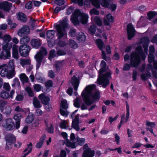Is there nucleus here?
Returning <instances> with one entry per match:
<instances>
[{"mask_svg":"<svg viewBox=\"0 0 157 157\" xmlns=\"http://www.w3.org/2000/svg\"><path fill=\"white\" fill-rule=\"evenodd\" d=\"M126 113L125 118V114H124L121 117L120 122L117 126L118 129H120L121 126V125L123 123L126 122L129 117L130 113L129 106L128 104L126 103Z\"/></svg>","mask_w":157,"mask_h":157,"instance_id":"obj_10","label":"nucleus"},{"mask_svg":"<svg viewBox=\"0 0 157 157\" xmlns=\"http://www.w3.org/2000/svg\"><path fill=\"white\" fill-rule=\"evenodd\" d=\"M46 34L48 38H52L55 34V31L53 30H48Z\"/></svg>","mask_w":157,"mask_h":157,"instance_id":"obj_47","label":"nucleus"},{"mask_svg":"<svg viewBox=\"0 0 157 157\" xmlns=\"http://www.w3.org/2000/svg\"><path fill=\"white\" fill-rule=\"evenodd\" d=\"M32 46L35 48H37L40 45V43L39 40L37 39H33L31 42Z\"/></svg>","mask_w":157,"mask_h":157,"instance_id":"obj_28","label":"nucleus"},{"mask_svg":"<svg viewBox=\"0 0 157 157\" xmlns=\"http://www.w3.org/2000/svg\"><path fill=\"white\" fill-rule=\"evenodd\" d=\"M46 138V135H43L40 138L39 141L36 144V147L37 148H40L42 146L44 141Z\"/></svg>","mask_w":157,"mask_h":157,"instance_id":"obj_37","label":"nucleus"},{"mask_svg":"<svg viewBox=\"0 0 157 157\" xmlns=\"http://www.w3.org/2000/svg\"><path fill=\"white\" fill-rule=\"evenodd\" d=\"M19 78L21 81L23 82H28L29 78L24 73L21 74L19 75Z\"/></svg>","mask_w":157,"mask_h":157,"instance_id":"obj_36","label":"nucleus"},{"mask_svg":"<svg viewBox=\"0 0 157 157\" xmlns=\"http://www.w3.org/2000/svg\"><path fill=\"white\" fill-rule=\"evenodd\" d=\"M90 15L94 14L98 15L99 14L98 11L95 8L91 9L90 12Z\"/></svg>","mask_w":157,"mask_h":157,"instance_id":"obj_60","label":"nucleus"},{"mask_svg":"<svg viewBox=\"0 0 157 157\" xmlns=\"http://www.w3.org/2000/svg\"><path fill=\"white\" fill-rule=\"evenodd\" d=\"M94 154V151H92L90 149H86L82 154L83 157H93Z\"/></svg>","mask_w":157,"mask_h":157,"instance_id":"obj_25","label":"nucleus"},{"mask_svg":"<svg viewBox=\"0 0 157 157\" xmlns=\"http://www.w3.org/2000/svg\"><path fill=\"white\" fill-rule=\"evenodd\" d=\"M17 17L19 20L23 22H26L27 20V18L25 14L22 13H18L17 14Z\"/></svg>","mask_w":157,"mask_h":157,"instance_id":"obj_35","label":"nucleus"},{"mask_svg":"<svg viewBox=\"0 0 157 157\" xmlns=\"http://www.w3.org/2000/svg\"><path fill=\"white\" fill-rule=\"evenodd\" d=\"M10 47L3 46L2 51L0 55V59H9L10 57Z\"/></svg>","mask_w":157,"mask_h":157,"instance_id":"obj_7","label":"nucleus"},{"mask_svg":"<svg viewBox=\"0 0 157 157\" xmlns=\"http://www.w3.org/2000/svg\"><path fill=\"white\" fill-rule=\"evenodd\" d=\"M25 91L28 93L29 96L32 97L34 95V93L33 90L29 87H27L25 89Z\"/></svg>","mask_w":157,"mask_h":157,"instance_id":"obj_50","label":"nucleus"},{"mask_svg":"<svg viewBox=\"0 0 157 157\" xmlns=\"http://www.w3.org/2000/svg\"><path fill=\"white\" fill-rule=\"evenodd\" d=\"M155 52V48L154 46L151 45L149 47V54L148 57V60L149 63L153 62V64L155 68L157 69V61L155 60V56L154 54Z\"/></svg>","mask_w":157,"mask_h":157,"instance_id":"obj_6","label":"nucleus"},{"mask_svg":"<svg viewBox=\"0 0 157 157\" xmlns=\"http://www.w3.org/2000/svg\"><path fill=\"white\" fill-rule=\"evenodd\" d=\"M71 82L74 86V90L77 91L79 84V82L77 78L74 76L71 79Z\"/></svg>","mask_w":157,"mask_h":157,"instance_id":"obj_26","label":"nucleus"},{"mask_svg":"<svg viewBox=\"0 0 157 157\" xmlns=\"http://www.w3.org/2000/svg\"><path fill=\"white\" fill-rule=\"evenodd\" d=\"M68 126V122L65 120H62L59 124V127L62 129H66Z\"/></svg>","mask_w":157,"mask_h":157,"instance_id":"obj_40","label":"nucleus"},{"mask_svg":"<svg viewBox=\"0 0 157 157\" xmlns=\"http://www.w3.org/2000/svg\"><path fill=\"white\" fill-rule=\"evenodd\" d=\"M55 51L54 50H51L49 52V56L48 59L50 60H51L52 59L54 58L56 56Z\"/></svg>","mask_w":157,"mask_h":157,"instance_id":"obj_59","label":"nucleus"},{"mask_svg":"<svg viewBox=\"0 0 157 157\" xmlns=\"http://www.w3.org/2000/svg\"><path fill=\"white\" fill-rule=\"evenodd\" d=\"M79 123L73 122H72V128L75 129L76 131H78L80 130V128L79 126Z\"/></svg>","mask_w":157,"mask_h":157,"instance_id":"obj_55","label":"nucleus"},{"mask_svg":"<svg viewBox=\"0 0 157 157\" xmlns=\"http://www.w3.org/2000/svg\"><path fill=\"white\" fill-rule=\"evenodd\" d=\"M46 124L47 127L46 128V130L49 133H51L53 132V127L51 123H46Z\"/></svg>","mask_w":157,"mask_h":157,"instance_id":"obj_41","label":"nucleus"},{"mask_svg":"<svg viewBox=\"0 0 157 157\" xmlns=\"http://www.w3.org/2000/svg\"><path fill=\"white\" fill-rule=\"evenodd\" d=\"M69 45L70 47L71 48H76L78 47L77 44L75 41L72 40H70Z\"/></svg>","mask_w":157,"mask_h":157,"instance_id":"obj_48","label":"nucleus"},{"mask_svg":"<svg viewBox=\"0 0 157 157\" xmlns=\"http://www.w3.org/2000/svg\"><path fill=\"white\" fill-rule=\"evenodd\" d=\"M96 43L98 48L101 50L102 58L106 61L107 60L108 58L106 57L105 52L103 51V49L105 48V45L103 41L101 39H98L96 40Z\"/></svg>","mask_w":157,"mask_h":157,"instance_id":"obj_12","label":"nucleus"},{"mask_svg":"<svg viewBox=\"0 0 157 157\" xmlns=\"http://www.w3.org/2000/svg\"><path fill=\"white\" fill-rule=\"evenodd\" d=\"M82 99L79 98H77L74 101V105L77 108H79L80 106V105L82 102Z\"/></svg>","mask_w":157,"mask_h":157,"instance_id":"obj_45","label":"nucleus"},{"mask_svg":"<svg viewBox=\"0 0 157 157\" xmlns=\"http://www.w3.org/2000/svg\"><path fill=\"white\" fill-rule=\"evenodd\" d=\"M12 55L13 57L16 59L18 58V46L15 44L13 45L12 48Z\"/></svg>","mask_w":157,"mask_h":157,"instance_id":"obj_27","label":"nucleus"},{"mask_svg":"<svg viewBox=\"0 0 157 157\" xmlns=\"http://www.w3.org/2000/svg\"><path fill=\"white\" fill-rule=\"evenodd\" d=\"M92 4L96 7L99 8L100 6L99 1L98 0H90Z\"/></svg>","mask_w":157,"mask_h":157,"instance_id":"obj_52","label":"nucleus"},{"mask_svg":"<svg viewBox=\"0 0 157 157\" xmlns=\"http://www.w3.org/2000/svg\"><path fill=\"white\" fill-rule=\"evenodd\" d=\"M32 144L31 143H30L29 144L27 145V148L24 151V154H27V155L30 153L32 150Z\"/></svg>","mask_w":157,"mask_h":157,"instance_id":"obj_43","label":"nucleus"},{"mask_svg":"<svg viewBox=\"0 0 157 157\" xmlns=\"http://www.w3.org/2000/svg\"><path fill=\"white\" fill-rule=\"evenodd\" d=\"M35 57L36 61V68L37 69H38L41 66L43 58L42 57L40 56H35Z\"/></svg>","mask_w":157,"mask_h":157,"instance_id":"obj_32","label":"nucleus"},{"mask_svg":"<svg viewBox=\"0 0 157 157\" xmlns=\"http://www.w3.org/2000/svg\"><path fill=\"white\" fill-rule=\"evenodd\" d=\"M152 72V75L153 77L154 78H153V82L154 85L155 86H157V81L155 79V78L157 79V74L156 72L154 70H153Z\"/></svg>","mask_w":157,"mask_h":157,"instance_id":"obj_54","label":"nucleus"},{"mask_svg":"<svg viewBox=\"0 0 157 157\" xmlns=\"http://www.w3.org/2000/svg\"><path fill=\"white\" fill-rule=\"evenodd\" d=\"M20 64L22 67H24L25 65H29L31 63V61L29 59H20Z\"/></svg>","mask_w":157,"mask_h":157,"instance_id":"obj_39","label":"nucleus"},{"mask_svg":"<svg viewBox=\"0 0 157 157\" xmlns=\"http://www.w3.org/2000/svg\"><path fill=\"white\" fill-rule=\"evenodd\" d=\"M7 66L9 70L10 71V76L11 77L14 76L16 73L15 70L14 63L13 60H10Z\"/></svg>","mask_w":157,"mask_h":157,"instance_id":"obj_17","label":"nucleus"},{"mask_svg":"<svg viewBox=\"0 0 157 157\" xmlns=\"http://www.w3.org/2000/svg\"><path fill=\"white\" fill-rule=\"evenodd\" d=\"M4 113L6 115L10 114L11 112V109L10 106H7L4 109Z\"/></svg>","mask_w":157,"mask_h":157,"instance_id":"obj_57","label":"nucleus"},{"mask_svg":"<svg viewBox=\"0 0 157 157\" xmlns=\"http://www.w3.org/2000/svg\"><path fill=\"white\" fill-rule=\"evenodd\" d=\"M21 117V115L20 114H17L15 115L13 117L14 119L17 121H20Z\"/></svg>","mask_w":157,"mask_h":157,"instance_id":"obj_63","label":"nucleus"},{"mask_svg":"<svg viewBox=\"0 0 157 157\" xmlns=\"http://www.w3.org/2000/svg\"><path fill=\"white\" fill-rule=\"evenodd\" d=\"M68 20L67 18H64L62 21H60L59 23L54 25V27L57 31V36L59 39L67 35V33L65 29L69 27Z\"/></svg>","mask_w":157,"mask_h":157,"instance_id":"obj_3","label":"nucleus"},{"mask_svg":"<svg viewBox=\"0 0 157 157\" xmlns=\"http://www.w3.org/2000/svg\"><path fill=\"white\" fill-rule=\"evenodd\" d=\"M107 19L105 18L103 20L104 24L106 25H109L110 23L113 22V18L111 15L109 13L106 15Z\"/></svg>","mask_w":157,"mask_h":157,"instance_id":"obj_23","label":"nucleus"},{"mask_svg":"<svg viewBox=\"0 0 157 157\" xmlns=\"http://www.w3.org/2000/svg\"><path fill=\"white\" fill-rule=\"evenodd\" d=\"M65 144L68 147H70L72 148H75L76 147L75 144L74 143H71L68 140H66Z\"/></svg>","mask_w":157,"mask_h":157,"instance_id":"obj_49","label":"nucleus"},{"mask_svg":"<svg viewBox=\"0 0 157 157\" xmlns=\"http://www.w3.org/2000/svg\"><path fill=\"white\" fill-rule=\"evenodd\" d=\"M47 54V52L45 48L44 47H42L40 52L37 53L35 56H40L42 57V58H43L44 55H46Z\"/></svg>","mask_w":157,"mask_h":157,"instance_id":"obj_29","label":"nucleus"},{"mask_svg":"<svg viewBox=\"0 0 157 157\" xmlns=\"http://www.w3.org/2000/svg\"><path fill=\"white\" fill-rule=\"evenodd\" d=\"M3 88L6 90L9 91L10 90V86L8 83H5L3 86Z\"/></svg>","mask_w":157,"mask_h":157,"instance_id":"obj_61","label":"nucleus"},{"mask_svg":"<svg viewBox=\"0 0 157 157\" xmlns=\"http://www.w3.org/2000/svg\"><path fill=\"white\" fill-rule=\"evenodd\" d=\"M93 18L94 22L98 26H101L102 25V21L101 18L98 17L96 16Z\"/></svg>","mask_w":157,"mask_h":157,"instance_id":"obj_38","label":"nucleus"},{"mask_svg":"<svg viewBox=\"0 0 157 157\" xmlns=\"http://www.w3.org/2000/svg\"><path fill=\"white\" fill-rule=\"evenodd\" d=\"M30 51L29 47L26 44H24L20 46L19 52L21 55L23 57H26Z\"/></svg>","mask_w":157,"mask_h":157,"instance_id":"obj_11","label":"nucleus"},{"mask_svg":"<svg viewBox=\"0 0 157 157\" xmlns=\"http://www.w3.org/2000/svg\"><path fill=\"white\" fill-rule=\"evenodd\" d=\"M76 35V29H71L69 33V35L71 36L74 37Z\"/></svg>","mask_w":157,"mask_h":157,"instance_id":"obj_62","label":"nucleus"},{"mask_svg":"<svg viewBox=\"0 0 157 157\" xmlns=\"http://www.w3.org/2000/svg\"><path fill=\"white\" fill-rule=\"evenodd\" d=\"M112 73V72L109 71L103 75H100L98 79L99 84L102 85L103 87H105L109 83Z\"/></svg>","mask_w":157,"mask_h":157,"instance_id":"obj_5","label":"nucleus"},{"mask_svg":"<svg viewBox=\"0 0 157 157\" xmlns=\"http://www.w3.org/2000/svg\"><path fill=\"white\" fill-rule=\"evenodd\" d=\"M85 142V139L84 138L78 137L75 144L82 146L83 144Z\"/></svg>","mask_w":157,"mask_h":157,"instance_id":"obj_44","label":"nucleus"},{"mask_svg":"<svg viewBox=\"0 0 157 157\" xmlns=\"http://www.w3.org/2000/svg\"><path fill=\"white\" fill-rule=\"evenodd\" d=\"M7 104V102L3 100H0V109L2 112L4 110L3 108Z\"/></svg>","mask_w":157,"mask_h":157,"instance_id":"obj_53","label":"nucleus"},{"mask_svg":"<svg viewBox=\"0 0 157 157\" xmlns=\"http://www.w3.org/2000/svg\"><path fill=\"white\" fill-rule=\"evenodd\" d=\"M101 68L99 71V73L100 74L105 71L107 70V67L106 66L105 62L103 60L101 61L100 64Z\"/></svg>","mask_w":157,"mask_h":157,"instance_id":"obj_30","label":"nucleus"},{"mask_svg":"<svg viewBox=\"0 0 157 157\" xmlns=\"http://www.w3.org/2000/svg\"><path fill=\"white\" fill-rule=\"evenodd\" d=\"M29 41V38L28 36H26L21 39L20 43L21 44H25L28 43Z\"/></svg>","mask_w":157,"mask_h":157,"instance_id":"obj_46","label":"nucleus"},{"mask_svg":"<svg viewBox=\"0 0 157 157\" xmlns=\"http://www.w3.org/2000/svg\"><path fill=\"white\" fill-rule=\"evenodd\" d=\"M157 13L155 12H149L148 13V18L149 20L152 19V24H155L157 21V18H155Z\"/></svg>","mask_w":157,"mask_h":157,"instance_id":"obj_22","label":"nucleus"},{"mask_svg":"<svg viewBox=\"0 0 157 157\" xmlns=\"http://www.w3.org/2000/svg\"><path fill=\"white\" fill-rule=\"evenodd\" d=\"M68 105L67 101L66 100H63L61 102L60 105V108L63 109H66L68 108Z\"/></svg>","mask_w":157,"mask_h":157,"instance_id":"obj_51","label":"nucleus"},{"mask_svg":"<svg viewBox=\"0 0 157 157\" xmlns=\"http://www.w3.org/2000/svg\"><path fill=\"white\" fill-rule=\"evenodd\" d=\"M9 93L5 90H2L0 93V97L4 99H9Z\"/></svg>","mask_w":157,"mask_h":157,"instance_id":"obj_34","label":"nucleus"},{"mask_svg":"<svg viewBox=\"0 0 157 157\" xmlns=\"http://www.w3.org/2000/svg\"><path fill=\"white\" fill-rule=\"evenodd\" d=\"M79 16L80 21L82 24H86L88 20L89 17L87 14L84 13H80L79 10H76L71 16V21L74 25L78 24V17Z\"/></svg>","mask_w":157,"mask_h":157,"instance_id":"obj_4","label":"nucleus"},{"mask_svg":"<svg viewBox=\"0 0 157 157\" xmlns=\"http://www.w3.org/2000/svg\"><path fill=\"white\" fill-rule=\"evenodd\" d=\"M148 70L149 69H151L152 68V65H151L150 64H148L147 65ZM147 72H146L145 73H143L141 75V77L142 79L145 80H146L148 78H149L151 76V75L149 72L148 71H147Z\"/></svg>","mask_w":157,"mask_h":157,"instance_id":"obj_19","label":"nucleus"},{"mask_svg":"<svg viewBox=\"0 0 157 157\" xmlns=\"http://www.w3.org/2000/svg\"><path fill=\"white\" fill-rule=\"evenodd\" d=\"M7 65L4 64L0 65V75L2 77L7 76L8 78H11L13 77L10 76V71L8 70Z\"/></svg>","mask_w":157,"mask_h":157,"instance_id":"obj_8","label":"nucleus"},{"mask_svg":"<svg viewBox=\"0 0 157 157\" xmlns=\"http://www.w3.org/2000/svg\"><path fill=\"white\" fill-rule=\"evenodd\" d=\"M3 126L7 130H10L13 129L14 127V123L12 119L8 118L5 121V124Z\"/></svg>","mask_w":157,"mask_h":157,"instance_id":"obj_13","label":"nucleus"},{"mask_svg":"<svg viewBox=\"0 0 157 157\" xmlns=\"http://www.w3.org/2000/svg\"><path fill=\"white\" fill-rule=\"evenodd\" d=\"M52 82L50 80H48L45 83V85L47 88H50L53 86Z\"/></svg>","mask_w":157,"mask_h":157,"instance_id":"obj_64","label":"nucleus"},{"mask_svg":"<svg viewBox=\"0 0 157 157\" xmlns=\"http://www.w3.org/2000/svg\"><path fill=\"white\" fill-rule=\"evenodd\" d=\"M149 41L147 37H143L141 40V43L143 44L144 52H143L142 48L140 45L138 46L136 50V52H132L131 55L130 65L125 63L124 64L123 70L128 71L130 68V65L132 67H136L139 64L141 58L144 60L147 54L148 46Z\"/></svg>","mask_w":157,"mask_h":157,"instance_id":"obj_1","label":"nucleus"},{"mask_svg":"<svg viewBox=\"0 0 157 157\" xmlns=\"http://www.w3.org/2000/svg\"><path fill=\"white\" fill-rule=\"evenodd\" d=\"M6 148L8 150L11 147V145L16 141L15 136L11 134H9L6 136Z\"/></svg>","mask_w":157,"mask_h":157,"instance_id":"obj_9","label":"nucleus"},{"mask_svg":"<svg viewBox=\"0 0 157 157\" xmlns=\"http://www.w3.org/2000/svg\"><path fill=\"white\" fill-rule=\"evenodd\" d=\"M12 4L7 1L0 2V9L6 11H9L11 9Z\"/></svg>","mask_w":157,"mask_h":157,"instance_id":"obj_15","label":"nucleus"},{"mask_svg":"<svg viewBox=\"0 0 157 157\" xmlns=\"http://www.w3.org/2000/svg\"><path fill=\"white\" fill-rule=\"evenodd\" d=\"M33 87L34 90L37 92L40 91L41 89V85L37 84L34 85Z\"/></svg>","mask_w":157,"mask_h":157,"instance_id":"obj_58","label":"nucleus"},{"mask_svg":"<svg viewBox=\"0 0 157 157\" xmlns=\"http://www.w3.org/2000/svg\"><path fill=\"white\" fill-rule=\"evenodd\" d=\"M77 39L79 42H84L86 40V36L82 32L80 33L77 36Z\"/></svg>","mask_w":157,"mask_h":157,"instance_id":"obj_33","label":"nucleus"},{"mask_svg":"<svg viewBox=\"0 0 157 157\" xmlns=\"http://www.w3.org/2000/svg\"><path fill=\"white\" fill-rule=\"evenodd\" d=\"M11 40L12 38L10 35L8 34L4 35L3 39L4 42L3 44V46L6 45V46L9 47V42L11 41Z\"/></svg>","mask_w":157,"mask_h":157,"instance_id":"obj_24","label":"nucleus"},{"mask_svg":"<svg viewBox=\"0 0 157 157\" xmlns=\"http://www.w3.org/2000/svg\"><path fill=\"white\" fill-rule=\"evenodd\" d=\"M39 98L41 100V102L45 105H48L50 101V98L43 94L39 95Z\"/></svg>","mask_w":157,"mask_h":157,"instance_id":"obj_18","label":"nucleus"},{"mask_svg":"<svg viewBox=\"0 0 157 157\" xmlns=\"http://www.w3.org/2000/svg\"><path fill=\"white\" fill-rule=\"evenodd\" d=\"M127 32L128 39H131L133 37L135 32L134 28L132 24H129L127 25Z\"/></svg>","mask_w":157,"mask_h":157,"instance_id":"obj_14","label":"nucleus"},{"mask_svg":"<svg viewBox=\"0 0 157 157\" xmlns=\"http://www.w3.org/2000/svg\"><path fill=\"white\" fill-rule=\"evenodd\" d=\"M96 26L94 25H91L89 29V32L91 34H94L96 30Z\"/></svg>","mask_w":157,"mask_h":157,"instance_id":"obj_56","label":"nucleus"},{"mask_svg":"<svg viewBox=\"0 0 157 157\" xmlns=\"http://www.w3.org/2000/svg\"><path fill=\"white\" fill-rule=\"evenodd\" d=\"M95 88L94 85L88 86L82 93L81 95L83 99L88 105H91L94 102V100L98 99L100 98L99 92H96L93 94Z\"/></svg>","mask_w":157,"mask_h":157,"instance_id":"obj_2","label":"nucleus"},{"mask_svg":"<svg viewBox=\"0 0 157 157\" xmlns=\"http://www.w3.org/2000/svg\"><path fill=\"white\" fill-rule=\"evenodd\" d=\"M101 5L103 7H109L112 11H114L116 8V5L115 4H112L109 5V3L106 0H103L101 3Z\"/></svg>","mask_w":157,"mask_h":157,"instance_id":"obj_21","label":"nucleus"},{"mask_svg":"<svg viewBox=\"0 0 157 157\" xmlns=\"http://www.w3.org/2000/svg\"><path fill=\"white\" fill-rule=\"evenodd\" d=\"M34 118V114L29 113L27 117L26 118V122L28 124L31 123L33 121Z\"/></svg>","mask_w":157,"mask_h":157,"instance_id":"obj_42","label":"nucleus"},{"mask_svg":"<svg viewBox=\"0 0 157 157\" xmlns=\"http://www.w3.org/2000/svg\"><path fill=\"white\" fill-rule=\"evenodd\" d=\"M29 29L28 26H24L18 30L17 34L20 36H22L25 34H29Z\"/></svg>","mask_w":157,"mask_h":157,"instance_id":"obj_16","label":"nucleus"},{"mask_svg":"<svg viewBox=\"0 0 157 157\" xmlns=\"http://www.w3.org/2000/svg\"><path fill=\"white\" fill-rule=\"evenodd\" d=\"M33 104L35 108H40L41 107L39 101L36 97H34Z\"/></svg>","mask_w":157,"mask_h":157,"instance_id":"obj_31","label":"nucleus"},{"mask_svg":"<svg viewBox=\"0 0 157 157\" xmlns=\"http://www.w3.org/2000/svg\"><path fill=\"white\" fill-rule=\"evenodd\" d=\"M146 124L147 126L146 128V130L149 131L152 134H154L152 128L155 127L156 125L155 123L147 121H146Z\"/></svg>","mask_w":157,"mask_h":157,"instance_id":"obj_20","label":"nucleus"}]
</instances>
